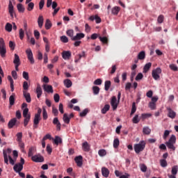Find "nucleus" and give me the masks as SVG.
I'll return each mask as SVG.
<instances>
[{
  "label": "nucleus",
  "instance_id": "nucleus-1",
  "mask_svg": "<svg viewBox=\"0 0 178 178\" xmlns=\"http://www.w3.org/2000/svg\"><path fill=\"white\" fill-rule=\"evenodd\" d=\"M10 154H12V149L9 148L6 150H3L4 163H6V165H9V161L10 165H15V160L12 159V156H10Z\"/></svg>",
  "mask_w": 178,
  "mask_h": 178
},
{
  "label": "nucleus",
  "instance_id": "nucleus-2",
  "mask_svg": "<svg viewBox=\"0 0 178 178\" xmlns=\"http://www.w3.org/2000/svg\"><path fill=\"white\" fill-rule=\"evenodd\" d=\"M146 143L144 140H141L139 143L135 144L134 146V151L136 154H140L142 151L145 149Z\"/></svg>",
  "mask_w": 178,
  "mask_h": 178
},
{
  "label": "nucleus",
  "instance_id": "nucleus-3",
  "mask_svg": "<svg viewBox=\"0 0 178 178\" xmlns=\"http://www.w3.org/2000/svg\"><path fill=\"white\" fill-rule=\"evenodd\" d=\"M165 144L169 149L175 151V149H176V147H175V144H176V136L172 135L169 140L166 142Z\"/></svg>",
  "mask_w": 178,
  "mask_h": 178
},
{
  "label": "nucleus",
  "instance_id": "nucleus-4",
  "mask_svg": "<svg viewBox=\"0 0 178 178\" xmlns=\"http://www.w3.org/2000/svg\"><path fill=\"white\" fill-rule=\"evenodd\" d=\"M0 56L1 58L6 56V45L5 44V40L2 38H0Z\"/></svg>",
  "mask_w": 178,
  "mask_h": 178
},
{
  "label": "nucleus",
  "instance_id": "nucleus-5",
  "mask_svg": "<svg viewBox=\"0 0 178 178\" xmlns=\"http://www.w3.org/2000/svg\"><path fill=\"white\" fill-rule=\"evenodd\" d=\"M23 165H24V159L21 157L20 163L15 164L13 167V170L15 172H22V170H23Z\"/></svg>",
  "mask_w": 178,
  "mask_h": 178
},
{
  "label": "nucleus",
  "instance_id": "nucleus-6",
  "mask_svg": "<svg viewBox=\"0 0 178 178\" xmlns=\"http://www.w3.org/2000/svg\"><path fill=\"white\" fill-rule=\"evenodd\" d=\"M162 73V70L160 67H157L156 70H153L152 72V76L154 79L159 80L160 74Z\"/></svg>",
  "mask_w": 178,
  "mask_h": 178
},
{
  "label": "nucleus",
  "instance_id": "nucleus-7",
  "mask_svg": "<svg viewBox=\"0 0 178 178\" xmlns=\"http://www.w3.org/2000/svg\"><path fill=\"white\" fill-rule=\"evenodd\" d=\"M13 63L15 65V70L19 72V66L21 65L20 57L16 54L14 55Z\"/></svg>",
  "mask_w": 178,
  "mask_h": 178
},
{
  "label": "nucleus",
  "instance_id": "nucleus-8",
  "mask_svg": "<svg viewBox=\"0 0 178 178\" xmlns=\"http://www.w3.org/2000/svg\"><path fill=\"white\" fill-rule=\"evenodd\" d=\"M26 54L27 55V58H28L30 63L31 65H34L35 60H34V57L33 56V51H31V49H28L26 51Z\"/></svg>",
  "mask_w": 178,
  "mask_h": 178
},
{
  "label": "nucleus",
  "instance_id": "nucleus-9",
  "mask_svg": "<svg viewBox=\"0 0 178 178\" xmlns=\"http://www.w3.org/2000/svg\"><path fill=\"white\" fill-rule=\"evenodd\" d=\"M111 105L113 108V111H116V109H118V105H119V101L115 96H113L111 99Z\"/></svg>",
  "mask_w": 178,
  "mask_h": 178
},
{
  "label": "nucleus",
  "instance_id": "nucleus-10",
  "mask_svg": "<svg viewBox=\"0 0 178 178\" xmlns=\"http://www.w3.org/2000/svg\"><path fill=\"white\" fill-rule=\"evenodd\" d=\"M166 109L168 111V118H170V119H175L176 118V112L170 107H167Z\"/></svg>",
  "mask_w": 178,
  "mask_h": 178
},
{
  "label": "nucleus",
  "instance_id": "nucleus-11",
  "mask_svg": "<svg viewBox=\"0 0 178 178\" xmlns=\"http://www.w3.org/2000/svg\"><path fill=\"white\" fill-rule=\"evenodd\" d=\"M33 162L41 163L44 162V156L41 155H35L31 157Z\"/></svg>",
  "mask_w": 178,
  "mask_h": 178
},
{
  "label": "nucleus",
  "instance_id": "nucleus-12",
  "mask_svg": "<svg viewBox=\"0 0 178 178\" xmlns=\"http://www.w3.org/2000/svg\"><path fill=\"white\" fill-rule=\"evenodd\" d=\"M62 58L65 60H69V59L72 58V52H70V51H63L62 52Z\"/></svg>",
  "mask_w": 178,
  "mask_h": 178
},
{
  "label": "nucleus",
  "instance_id": "nucleus-13",
  "mask_svg": "<svg viewBox=\"0 0 178 178\" xmlns=\"http://www.w3.org/2000/svg\"><path fill=\"white\" fill-rule=\"evenodd\" d=\"M8 13L11 17H13V15H15V7L13 6L12 1L10 0L9 1L8 3Z\"/></svg>",
  "mask_w": 178,
  "mask_h": 178
},
{
  "label": "nucleus",
  "instance_id": "nucleus-14",
  "mask_svg": "<svg viewBox=\"0 0 178 178\" xmlns=\"http://www.w3.org/2000/svg\"><path fill=\"white\" fill-rule=\"evenodd\" d=\"M74 161H75L77 166H79V168H81V166H83V156H76L74 159Z\"/></svg>",
  "mask_w": 178,
  "mask_h": 178
},
{
  "label": "nucleus",
  "instance_id": "nucleus-15",
  "mask_svg": "<svg viewBox=\"0 0 178 178\" xmlns=\"http://www.w3.org/2000/svg\"><path fill=\"white\" fill-rule=\"evenodd\" d=\"M84 37H86V35L83 33H76V35L72 38V41H79V40L84 38Z\"/></svg>",
  "mask_w": 178,
  "mask_h": 178
},
{
  "label": "nucleus",
  "instance_id": "nucleus-16",
  "mask_svg": "<svg viewBox=\"0 0 178 178\" xmlns=\"http://www.w3.org/2000/svg\"><path fill=\"white\" fill-rule=\"evenodd\" d=\"M23 96L24 97L26 102L28 104H30V102H31V96L30 95V94L29 92H27V91H26V90L23 91Z\"/></svg>",
  "mask_w": 178,
  "mask_h": 178
},
{
  "label": "nucleus",
  "instance_id": "nucleus-17",
  "mask_svg": "<svg viewBox=\"0 0 178 178\" xmlns=\"http://www.w3.org/2000/svg\"><path fill=\"white\" fill-rule=\"evenodd\" d=\"M16 101V95L13 93L9 97L10 106H13L15 105V102Z\"/></svg>",
  "mask_w": 178,
  "mask_h": 178
},
{
  "label": "nucleus",
  "instance_id": "nucleus-18",
  "mask_svg": "<svg viewBox=\"0 0 178 178\" xmlns=\"http://www.w3.org/2000/svg\"><path fill=\"white\" fill-rule=\"evenodd\" d=\"M43 89L46 92H54V88L51 85H43Z\"/></svg>",
  "mask_w": 178,
  "mask_h": 178
},
{
  "label": "nucleus",
  "instance_id": "nucleus-19",
  "mask_svg": "<svg viewBox=\"0 0 178 178\" xmlns=\"http://www.w3.org/2000/svg\"><path fill=\"white\" fill-rule=\"evenodd\" d=\"M17 122V119L16 118L11 119L8 124V129H13V126L16 124Z\"/></svg>",
  "mask_w": 178,
  "mask_h": 178
},
{
  "label": "nucleus",
  "instance_id": "nucleus-20",
  "mask_svg": "<svg viewBox=\"0 0 178 178\" xmlns=\"http://www.w3.org/2000/svg\"><path fill=\"white\" fill-rule=\"evenodd\" d=\"M102 175L104 177H108L109 176V170L105 167L102 168Z\"/></svg>",
  "mask_w": 178,
  "mask_h": 178
},
{
  "label": "nucleus",
  "instance_id": "nucleus-21",
  "mask_svg": "<svg viewBox=\"0 0 178 178\" xmlns=\"http://www.w3.org/2000/svg\"><path fill=\"white\" fill-rule=\"evenodd\" d=\"M53 124L56 125L57 130H60V122H59V119L58 118H54L53 120Z\"/></svg>",
  "mask_w": 178,
  "mask_h": 178
},
{
  "label": "nucleus",
  "instance_id": "nucleus-22",
  "mask_svg": "<svg viewBox=\"0 0 178 178\" xmlns=\"http://www.w3.org/2000/svg\"><path fill=\"white\" fill-rule=\"evenodd\" d=\"M38 24L40 29H42V26L44 25V17L42 15H40L38 19Z\"/></svg>",
  "mask_w": 178,
  "mask_h": 178
},
{
  "label": "nucleus",
  "instance_id": "nucleus-23",
  "mask_svg": "<svg viewBox=\"0 0 178 178\" xmlns=\"http://www.w3.org/2000/svg\"><path fill=\"white\" fill-rule=\"evenodd\" d=\"M151 66H152V63H148L145 65L143 67V73H148L149 71V69H151Z\"/></svg>",
  "mask_w": 178,
  "mask_h": 178
},
{
  "label": "nucleus",
  "instance_id": "nucleus-24",
  "mask_svg": "<svg viewBox=\"0 0 178 178\" xmlns=\"http://www.w3.org/2000/svg\"><path fill=\"white\" fill-rule=\"evenodd\" d=\"M36 94L38 98H41V95H42V89L41 88V86H40V85L37 86Z\"/></svg>",
  "mask_w": 178,
  "mask_h": 178
},
{
  "label": "nucleus",
  "instance_id": "nucleus-25",
  "mask_svg": "<svg viewBox=\"0 0 178 178\" xmlns=\"http://www.w3.org/2000/svg\"><path fill=\"white\" fill-rule=\"evenodd\" d=\"M63 120L65 123H66V124H69V123H70V118H69L67 113H64Z\"/></svg>",
  "mask_w": 178,
  "mask_h": 178
},
{
  "label": "nucleus",
  "instance_id": "nucleus-26",
  "mask_svg": "<svg viewBox=\"0 0 178 178\" xmlns=\"http://www.w3.org/2000/svg\"><path fill=\"white\" fill-rule=\"evenodd\" d=\"M64 85L67 88H70V87L73 86V83H72V81H70V79H65L64 80Z\"/></svg>",
  "mask_w": 178,
  "mask_h": 178
},
{
  "label": "nucleus",
  "instance_id": "nucleus-27",
  "mask_svg": "<svg viewBox=\"0 0 178 178\" xmlns=\"http://www.w3.org/2000/svg\"><path fill=\"white\" fill-rule=\"evenodd\" d=\"M17 9L18 12H19L20 13H24V10H26L24 8V7L23 6V4H22V3H18L17 5Z\"/></svg>",
  "mask_w": 178,
  "mask_h": 178
},
{
  "label": "nucleus",
  "instance_id": "nucleus-28",
  "mask_svg": "<svg viewBox=\"0 0 178 178\" xmlns=\"http://www.w3.org/2000/svg\"><path fill=\"white\" fill-rule=\"evenodd\" d=\"M82 148L83 151L88 152V151H90V145H88V143L85 142L82 145Z\"/></svg>",
  "mask_w": 178,
  "mask_h": 178
},
{
  "label": "nucleus",
  "instance_id": "nucleus-29",
  "mask_svg": "<svg viewBox=\"0 0 178 178\" xmlns=\"http://www.w3.org/2000/svg\"><path fill=\"white\" fill-rule=\"evenodd\" d=\"M138 59L139 60H143V59H145V51H142L138 54Z\"/></svg>",
  "mask_w": 178,
  "mask_h": 178
},
{
  "label": "nucleus",
  "instance_id": "nucleus-30",
  "mask_svg": "<svg viewBox=\"0 0 178 178\" xmlns=\"http://www.w3.org/2000/svg\"><path fill=\"white\" fill-rule=\"evenodd\" d=\"M111 81H106L104 83V90L106 91H108L109 88H111Z\"/></svg>",
  "mask_w": 178,
  "mask_h": 178
},
{
  "label": "nucleus",
  "instance_id": "nucleus-31",
  "mask_svg": "<svg viewBox=\"0 0 178 178\" xmlns=\"http://www.w3.org/2000/svg\"><path fill=\"white\" fill-rule=\"evenodd\" d=\"M109 109H111V106H109V104H106L104 107L102 109V113H103V115H105V113H106L108 111H109Z\"/></svg>",
  "mask_w": 178,
  "mask_h": 178
},
{
  "label": "nucleus",
  "instance_id": "nucleus-32",
  "mask_svg": "<svg viewBox=\"0 0 178 178\" xmlns=\"http://www.w3.org/2000/svg\"><path fill=\"white\" fill-rule=\"evenodd\" d=\"M24 126L26 127L27 124H29V122H30V119L31 118V115L30 114L28 115V117H24Z\"/></svg>",
  "mask_w": 178,
  "mask_h": 178
},
{
  "label": "nucleus",
  "instance_id": "nucleus-33",
  "mask_svg": "<svg viewBox=\"0 0 178 178\" xmlns=\"http://www.w3.org/2000/svg\"><path fill=\"white\" fill-rule=\"evenodd\" d=\"M34 152H35V148H34V147H30L28 152V156H31L32 158L33 155H34Z\"/></svg>",
  "mask_w": 178,
  "mask_h": 178
},
{
  "label": "nucleus",
  "instance_id": "nucleus-34",
  "mask_svg": "<svg viewBox=\"0 0 178 178\" xmlns=\"http://www.w3.org/2000/svg\"><path fill=\"white\" fill-rule=\"evenodd\" d=\"M52 27V23L51 22V20L47 19L45 22V29L46 30H49Z\"/></svg>",
  "mask_w": 178,
  "mask_h": 178
},
{
  "label": "nucleus",
  "instance_id": "nucleus-35",
  "mask_svg": "<svg viewBox=\"0 0 178 178\" xmlns=\"http://www.w3.org/2000/svg\"><path fill=\"white\" fill-rule=\"evenodd\" d=\"M54 141L56 145H59V144H62V138L59 136H55Z\"/></svg>",
  "mask_w": 178,
  "mask_h": 178
},
{
  "label": "nucleus",
  "instance_id": "nucleus-36",
  "mask_svg": "<svg viewBox=\"0 0 178 178\" xmlns=\"http://www.w3.org/2000/svg\"><path fill=\"white\" fill-rule=\"evenodd\" d=\"M42 116L44 120H47V119H48V113L47 112L45 107H42Z\"/></svg>",
  "mask_w": 178,
  "mask_h": 178
},
{
  "label": "nucleus",
  "instance_id": "nucleus-37",
  "mask_svg": "<svg viewBox=\"0 0 178 178\" xmlns=\"http://www.w3.org/2000/svg\"><path fill=\"white\" fill-rule=\"evenodd\" d=\"M66 34H67V35H68V37H70V38L72 40V38H74V36H73L74 34V31H73V29L67 30L66 31Z\"/></svg>",
  "mask_w": 178,
  "mask_h": 178
},
{
  "label": "nucleus",
  "instance_id": "nucleus-38",
  "mask_svg": "<svg viewBox=\"0 0 178 178\" xmlns=\"http://www.w3.org/2000/svg\"><path fill=\"white\" fill-rule=\"evenodd\" d=\"M120 11V7L115 6L112 8L111 12L113 15H118L119 12Z\"/></svg>",
  "mask_w": 178,
  "mask_h": 178
},
{
  "label": "nucleus",
  "instance_id": "nucleus-39",
  "mask_svg": "<svg viewBox=\"0 0 178 178\" xmlns=\"http://www.w3.org/2000/svg\"><path fill=\"white\" fill-rule=\"evenodd\" d=\"M92 91L94 95H98L99 94V87L98 86H93Z\"/></svg>",
  "mask_w": 178,
  "mask_h": 178
},
{
  "label": "nucleus",
  "instance_id": "nucleus-40",
  "mask_svg": "<svg viewBox=\"0 0 178 178\" xmlns=\"http://www.w3.org/2000/svg\"><path fill=\"white\" fill-rule=\"evenodd\" d=\"M160 165L161 168H166L168 166V161H166V159H161Z\"/></svg>",
  "mask_w": 178,
  "mask_h": 178
},
{
  "label": "nucleus",
  "instance_id": "nucleus-41",
  "mask_svg": "<svg viewBox=\"0 0 178 178\" xmlns=\"http://www.w3.org/2000/svg\"><path fill=\"white\" fill-rule=\"evenodd\" d=\"M143 134H151V129L148 127H145L143 129Z\"/></svg>",
  "mask_w": 178,
  "mask_h": 178
},
{
  "label": "nucleus",
  "instance_id": "nucleus-42",
  "mask_svg": "<svg viewBox=\"0 0 178 178\" xmlns=\"http://www.w3.org/2000/svg\"><path fill=\"white\" fill-rule=\"evenodd\" d=\"M177 172H178V166L177 165H174L172 168V170H171L172 175H177Z\"/></svg>",
  "mask_w": 178,
  "mask_h": 178
},
{
  "label": "nucleus",
  "instance_id": "nucleus-43",
  "mask_svg": "<svg viewBox=\"0 0 178 178\" xmlns=\"http://www.w3.org/2000/svg\"><path fill=\"white\" fill-rule=\"evenodd\" d=\"M84 56H86V53L83 51L81 54L78 55V58L75 59L74 60L75 63H77V62H79L80 59H81L82 58H84Z\"/></svg>",
  "mask_w": 178,
  "mask_h": 178
},
{
  "label": "nucleus",
  "instance_id": "nucleus-44",
  "mask_svg": "<svg viewBox=\"0 0 178 178\" xmlns=\"http://www.w3.org/2000/svg\"><path fill=\"white\" fill-rule=\"evenodd\" d=\"M40 120H41V117H38L37 115H35L34 120H33V124H39Z\"/></svg>",
  "mask_w": 178,
  "mask_h": 178
},
{
  "label": "nucleus",
  "instance_id": "nucleus-45",
  "mask_svg": "<svg viewBox=\"0 0 178 178\" xmlns=\"http://www.w3.org/2000/svg\"><path fill=\"white\" fill-rule=\"evenodd\" d=\"M144 77V75L143 74V73H138V74H137V76H136V78H135V80L136 81H139V80H143V78Z\"/></svg>",
  "mask_w": 178,
  "mask_h": 178
},
{
  "label": "nucleus",
  "instance_id": "nucleus-46",
  "mask_svg": "<svg viewBox=\"0 0 178 178\" xmlns=\"http://www.w3.org/2000/svg\"><path fill=\"white\" fill-rule=\"evenodd\" d=\"M88 113V108H85L82 112L80 113L79 116L84 118Z\"/></svg>",
  "mask_w": 178,
  "mask_h": 178
},
{
  "label": "nucleus",
  "instance_id": "nucleus-47",
  "mask_svg": "<svg viewBox=\"0 0 178 178\" xmlns=\"http://www.w3.org/2000/svg\"><path fill=\"white\" fill-rule=\"evenodd\" d=\"M136 111H137V107H136V102H133L131 115H134V113H136Z\"/></svg>",
  "mask_w": 178,
  "mask_h": 178
},
{
  "label": "nucleus",
  "instance_id": "nucleus-48",
  "mask_svg": "<svg viewBox=\"0 0 178 178\" xmlns=\"http://www.w3.org/2000/svg\"><path fill=\"white\" fill-rule=\"evenodd\" d=\"M33 9H34V3L31 2L28 4L27 10H29V12H31Z\"/></svg>",
  "mask_w": 178,
  "mask_h": 178
},
{
  "label": "nucleus",
  "instance_id": "nucleus-49",
  "mask_svg": "<svg viewBox=\"0 0 178 178\" xmlns=\"http://www.w3.org/2000/svg\"><path fill=\"white\" fill-rule=\"evenodd\" d=\"M23 138V134L22 132L17 134V141L20 143L22 141V138Z\"/></svg>",
  "mask_w": 178,
  "mask_h": 178
},
{
  "label": "nucleus",
  "instance_id": "nucleus-50",
  "mask_svg": "<svg viewBox=\"0 0 178 178\" xmlns=\"http://www.w3.org/2000/svg\"><path fill=\"white\" fill-rule=\"evenodd\" d=\"M52 113L54 116H58V115H59V111H58V108L55 106L52 107Z\"/></svg>",
  "mask_w": 178,
  "mask_h": 178
},
{
  "label": "nucleus",
  "instance_id": "nucleus-51",
  "mask_svg": "<svg viewBox=\"0 0 178 178\" xmlns=\"http://www.w3.org/2000/svg\"><path fill=\"white\" fill-rule=\"evenodd\" d=\"M5 29L6 31H8V33H10V31H12V24H10V23H7L6 24Z\"/></svg>",
  "mask_w": 178,
  "mask_h": 178
},
{
  "label": "nucleus",
  "instance_id": "nucleus-52",
  "mask_svg": "<svg viewBox=\"0 0 178 178\" xmlns=\"http://www.w3.org/2000/svg\"><path fill=\"white\" fill-rule=\"evenodd\" d=\"M19 34L20 40H23V38H24V30H23V29H20L19 31Z\"/></svg>",
  "mask_w": 178,
  "mask_h": 178
},
{
  "label": "nucleus",
  "instance_id": "nucleus-53",
  "mask_svg": "<svg viewBox=\"0 0 178 178\" xmlns=\"http://www.w3.org/2000/svg\"><path fill=\"white\" fill-rule=\"evenodd\" d=\"M169 67L171 70H172L173 72H177L178 70V67L177 66H176V65L175 64H171L169 65Z\"/></svg>",
  "mask_w": 178,
  "mask_h": 178
},
{
  "label": "nucleus",
  "instance_id": "nucleus-54",
  "mask_svg": "<svg viewBox=\"0 0 178 178\" xmlns=\"http://www.w3.org/2000/svg\"><path fill=\"white\" fill-rule=\"evenodd\" d=\"M149 108H150V109H152V111H154L155 109H156V104L154 102H149Z\"/></svg>",
  "mask_w": 178,
  "mask_h": 178
},
{
  "label": "nucleus",
  "instance_id": "nucleus-55",
  "mask_svg": "<svg viewBox=\"0 0 178 178\" xmlns=\"http://www.w3.org/2000/svg\"><path fill=\"white\" fill-rule=\"evenodd\" d=\"M120 141L118 138H115L113 140V147L114 148H118L119 147Z\"/></svg>",
  "mask_w": 178,
  "mask_h": 178
},
{
  "label": "nucleus",
  "instance_id": "nucleus-56",
  "mask_svg": "<svg viewBox=\"0 0 178 178\" xmlns=\"http://www.w3.org/2000/svg\"><path fill=\"white\" fill-rule=\"evenodd\" d=\"M99 39L103 42V44H108V38L99 36Z\"/></svg>",
  "mask_w": 178,
  "mask_h": 178
},
{
  "label": "nucleus",
  "instance_id": "nucleus-57",
  "mask_svg": "<svg viewBox=\"0 0 178 178\" xmlns=\"http://www.w3.org/2000/svg\"><path fill=\"white\" fill-rule=\"evenodd\" d=\"M98 154L99 155V156H105V155H106V150L102 149L99 150Z\"/></svg>",
  "mask_w": 178,
  "mask_h": 178
},
{
  "label": "nucleus",
  "instance_id": "nucleus-58",
  "mask_svg": "<svg viewBox=\"0 0 178 178\" xmlns=\"http://www.w3.org/2000/svg\"><path fill=\"white\" fill-rule=\"evenodd\" d=\"M133 123H135L136 124H137V123L140 122V119L138 118V115H136L133 120H132Z\"/></svg>",
  "mask_w": 178,
  "mask_h": 178
},
{
  "label": "nucleus",
  "instance_id": "nucleus-59",
  "mask_svg": "<svg viewBox=\"0 0 178 178\" xmlns=\"http://www.w3.org/2000/svg\"><path fill=\"white\" fill-rule=\"evenodd\" d=\"M60 41L64 43L69 42V38L66 37V35H63L60 37Z\"/></svg>",
  "mask_w": 178,
  "mask_h": 178
},
{
  "label": "nucleus",
  "instance_id": "nucleus-60",
  "mask_svg": "<svg viewBox=\"0 0 178 178\" xmlns=\"http://www.w3.org/2000/svg\"><path fill=\"white\" fill-rule=\"evenodd\" d=\"M44 5H45V0H40L39 2V9L42 10V8H44Z\"/></svg>",
  "mask_w": 178,
  "mask_h": 178
},
{
  "label": "nucleus",
  "instance_id": "nucleus-61",
  "mask_svg": "<svg viewBox=\"0 0 178 178\" xmlns=\"http://www.w3.org/2000/svg\"><path fill=\"white\" fill-rule=\"evenodd\" d=\"M23 117L28 118L29 117V108H26L23 111Z\"/></svg>",
  "mask_w": 178,
  "mask_h": 178
},
{
  "label": "nucleus",
  "instance_id": "nucleus-62",
  "mask_svg": "<svg viewBox=\"0 0 178 178\" xmlns=\"http://www.w3.org/2000/svg\"><path fill=\"white\" fill-rule=\"evenodd\" d=\"M23 89L24 90V91H27V90H29V83L27 81H24Z\"/></svg>",
  "mask_w": 178,
  "mask_h": 178
},
{
  "label": "nucleus",
  "instance_id": "nucleus-63",
  "mask_svg": "<svg viewBox=\"0 0 178 178\" xmlns=\"http://www.w3.org/2000/svg\"><path fill=\"white\" fill-rule=\"evenodd\" d=\"M54 99L55 102H59V99H60V97L59 96V94L56 93L54 96Z\"/></svg>",
  "mask_w": 178,
  "mask_h": 178
},
{
  "label": "nucleus",
  "instance_id": "nucleus-64",
  "mask_svg": "<svg viewBox=\"0 0 178 178\" xmlns=\"http://www.w3.org/2000/svg\"><path fill=\"white\" fill-rule=\"evenodd\" d=\"M140 170L141 172H143L145 173V172H147V165H145V164H141L140 165Z\"/></svg>",
  "mask_w": 178,
  "mask_h": 178
}]
</instances>
